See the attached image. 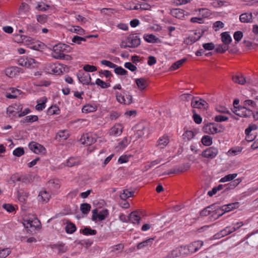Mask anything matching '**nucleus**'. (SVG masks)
Masks as SVG:
<instances>
[{"label": "nucleus", "instance_id": "55", "mask_svg": "<svg viewBox=\"0 0 258 258\" xmlns=\"http://www.w3.org/2000/svg\"><path fill=\"white\" fill-rule=\"evenodd\" d=\"M51 70L49 73L53 74L59 75L62 71L60 70V68H58L57 66H55V64H52L50 66Z\"/></svg>", "mask_w": 258, "mask_h": 258}, {"label": "nucleus", "instance_id": "63", "mask_svg": "<svg viewBox=\"0 0 258 258\" xmlns=\"http://www.w3.org/2000/svg\"><path fill=\"white\" fill-rule=\"evenodd\" d=\"M83 69L85 71L87 72H93L96 71L97 70L96 67L89 64L84 66Z\"/></svg>", "mask_w": 258, "mask_h": 258}, {"label": "nucleus", "instance_id": "49", "mask_svg": "<svg viewBox=\"0 0 258 258\" xmlns=\"http://www.w3.org/2000/svg\"><path fill=\"white\" fill-rule=\"evenodd\" d=\"M114 73L118 75L121 76L126 75L127 74V71L125 69H123L121 67H116L114 69Z\"/></svg>", "mask_w": 258, "mask_h": 258}, {"label": "nucleus", "instance_id": "36", "mask_svg": "<svg viewBox=\"0 0 258 258\" xmlns=\"http://www.w3.org/2000/svg\"><path fill=\"white\" fill-rule=\"evenodd\" d=\"M195 133L192 131H186L182 135V139L184 141H188L195 137Z\"/></svg>", "mask_w": 258, "mask_h": 258}, {"label": "nucleus", "instance_id": "34", "mask_svg": "<svg viewBox=\"0 0 258 258\" xmlns=\"http://www.w3.org/2000/svg\"><path fill=\"white\" fill-rule=\"evenodd\" d=\"M232 80L234 82L240 85H244L246 83V79L242 74L233 76Z\"/></svg>", "mask_w": 258, "mask_h": 258}, {"label": "nucleus", "instance_id": "39", "mask_svg": "<svg viewBox=\"0 0 258 258\" xmlns=\"http://www.w3.org/2000/svg\"><path fill=\"white\" fill-rule=\"evenodd\" d=\"M97 110V107L94 105L87 104L83 106L82 112L83 113H89L94 112Z\"/></svg>", "mask_w": 258, "mask_h": 258}, {"label": "nucleus", "instance_id": "29", "mask_svg": "<svg viewBox=\"0 0 258 258\" xmlns=\"http://www.w3.org/2000/svg\"><path fill=\"white\" fill-rule=\"evenodd\" d=\"M252 17L251 13H244L240 16L239 20L242 23H249L251 21Z\"/></svg>", "mask_w": 258, "mask_h": 258}, {"label": "nucleus", "instance_id": "1", "mask_svg": "<svg viewBox=\"0 0 258 258\" xmlns=\"http://www.w3.org/2000/svg\"><path fill=\"white\" fill-rule=\"evenodd\" d=\"M136 130V136L137 138H141L149 133V126L147 123L140 122L135 126Z\"/></svg>", "mask_w": 258, "mask_h": 258}, {"label": "nucleus", "instance_id": "15", "mask_svg": "<svg viewBox=\"0 0 258 258\" xmlns=\"http://www.w3.org/2000/svg\"><path fill=\"white\" fill-rule=\"evenodd\" d=\"M62 47L59 45H56L53 47L52 56L55 59H61L63 56V51L61 50Z\"/></svg>", "mask_w": 258, "mask_h": 258}, {"label": "nucleus", "instance_id": "37", "mask_svg": "<svg viewBox=\"0 0 258 258\" xmlns=\"http://www.w3.org/2000/svg\"><path fill=\"white\" fill-rule=\"evenodd\" d=\"M202 143L206 146H210L212 144V138L209 136L205 135L201 139Z\"/></svg>", "mask_w": 258, "mask_h": 258}, {"label": "nucleus", "instance_id": "19", "mask_svg": "<svg viewBox=\"0 0 258 258\" xmlns=\"http://www.w3.org/2000/svg\"><path fill=\"white\" fill-rule=\"evenodd\" d=\"M190 168V166L188 164H183L178 167L173 169L172 171L169 172L167 174H177L178 173H182L187 170Z\"/></svg>", "mask_w": 258, "mask_h": 258}, {"label": "nucleus", "instance_id": "60", "mask_svg": "<svg viewBox=\"0 0 258 258\" xmlns=\"http://www.w3.org/2000/svg\"><path fill=\"white\" fill-rule=\"evenodd\" d=\"M100 62L102 65L108 67L110 68L115 69V68L116 67L115 64L107 60H102Z\"/></svg>", "mask_w": 258, "mask_h": 258}, {"label": "nucleus", "instance_id": "40", "mask_svg": "<svg viewBox=\"0 0 258 258\" xmlns=\"http://www.w3.org/2000/svg\"><path fill=\"white\" fill-rule=\"evenodd\" d=\"M179 252L176 248L170 251L166 255L162 258H176L179 257Z\"/></svg>", "mask_w": 258, "mask_h": 258}, {"label": "nucleus", "instance_id": "11", "mask_svg": "<svg viewBox=\"0 0 258 258\" xmlns=\"http://www.w3.org/2000/svg\"><path fill=\"white\" fill-rule=\"evenodd\" d=\"M126 39L130 48L137 47L141 44L140 38L136 34L128 35Z\"/></svg>", "mask_w": 258, "mask_h": 258}, {"label": "nucleus", "instance_id": "28", "mask_svg": "<svg viewBox=\"0 0 258 258\" xmlns=\"http://www.w3.org/2000/svg\"><path fill=\"white\" fill-rule=\"evenodd\" d=\"M136 83L138 88L141 90L145 89L148 86L146 80L143 78L137 79L136 80Z\"/></svg>", "mask_w": 258, "mask_h": 258}, {"label": "nucleus", "instance_id": "41", "mask_svg": "<svg viewBox=\"0 0 258 258\" xmlns=\"http://www.w3.org/2000/svg\"><path fill=\"white\" fill-rule=\"evenodd\" d=\"M81 233L85 235H94L97 234V231L89 227H85L81 231Z\"/></svg>", "mask_w": 258, "mask_h": 258}, {"label": "nucleus", "instance_id": "10", "mask_svg": "<svg viewBox=\"0 0 258 258\" xmlns=\"http://www.w3.org/2000/svg\"><path fill=\"white\" fill-rule=\"evenodd\" d=\"M203 132L208 134H215L218 133H221L222 131L218 130V127L215 123H208L203 127Z\"/></svg>", "mask_w": 258, "mask_h": 258}, {"label": "nucleus", "instance_id": "52", "mask_svg": "<svg viewBox=\"0 0 258 258\" xmlns=\"http://www.w3.org/2000/svg\"><path fill=\"white\" fill-rule=\"evenodd\" d=\"M29 6L27 4L22 3L19 8V11L20 13H27L29 11Z\"/></svg>", "mask_w": 258, "mask_h": 258}, {"label": "nucleus", "instance_id": "38", "mask_svg": "<svg viewBox=\"0 0 258 258\" xmlns=\"http://www.w3.org/2000/svg\"><path fill=\"white\" fill-rule=\"evenodd\" d=\"M59 109L58 107L56 105H52L51 107H50L47 111V114L48 115H52L54 114H58L59 112Z\"/></svg>", "mask_w": 258, "mask_h": 258}, {"label": "nucleus", "instance_id": "58", "mask_svg": "<svg viewBox=\"0 0 258 258\" xmlns=\"http://www.w3.org/2000/svg\"><path fill=\"white\" fill-rule=\"evenodd\" d=\"M192 112L194 113L193 119L195 123L200 124L202 121V118L200 115L196 113V111L195 110H192Z\"/></svg>", "mask_w": 258, "mask_h": 258}, {"label": "nucleus", "instance_id": "54", "mask_svg": "<svg viewBox=\"0 0 258 258\" xmlns=\"http://www.w3.org/2000/svg\"><path fill=\"white\" fill-rule=\"evenodd\" d=\"M13 155L17 157H20L24 154V149L21 147H18L13 151Z\"/></svg>", "mask_w": 258, "mask_h": 258}, {"label": "nucleus", "instance_id": "2", "mask_svg": "<svg viewBox=\"0 0 258 258\" xmlns=\"http://www.w3.org/2000/svg\"><path fill=\"white\" fill-rule=\"evenodd\" d=\"M232 112L235 115L241 117H248L252 114L251 110L247 109L245 106L240 105L238 106L237 107L233 108Z\"/></svg>", "mask_w": 258, "mask_h": 258}, {"label": "nucleus", "instance_id": "17", "mask_svg": "<svg viewBox=\"0 0 258 258\" xmlns=\"http://www.w3.org/2000/svg\"><path fill=\"white\" fill-rule=\"evenodd\" d=\"M203 243H204L203 241L198 240L188 244V245L189 249L190 250L191 253H192L197 251L202 247V246L203 245Z\"/></svg>", "mask_w": 258, "mask_h": 258}, {"label": "nucleus", "instance_id": "53", "mask_svg": "<svg viewBox=\"0 0 258 258\" xmlns=\"http://www.w3.org/2000/svg\"><path fill=\"white\" fill-rule=\"evenodd\" d=\"M242 150V148L240 147H237L236 148H233L230 149L228 151V153L231 155H236L239 154Z\"/></svg>", "mask_w": 258, "mask_h": 258}, {"label": "nucleus", "instance_id": "13", "mask_svg": "<svg viewBox=\"0 0 258 258\" xmlns=\"http://www.w3.org/2000/svg\"><path fill=\"white\" fill-rule=\"evenodd\" d=\"M22 72V69L17 67H11L5 70L6 75L10 78L14 77Z\"/></svg>", "mask_w": 258, "mask_h": 258}, {"label": "nucleus", "instance_id": "44", "mask_svg": "<svg viewBox=\"0 0 258 258\" xmlns=\"http://www.w3.org/2000/svg\"><path fill=\"white\" fill-rule=\"evenodd\" d=\"M145 40L149 43H155L158 38L153 34H145L144 35Z\"/></svg>", "mask_w": 258, "mask_h": 258}, {"label": "nucleus", "instance_id": "25", "mask_svg": "<svg viewBox=\"0 0 258 258\" xmlns=\"http://www.w3.org/2000/svg\"><path fill=\"white\" fill-rule=\"evenodd\" d=\"M169 142V139L168 136H163L159 139L157 145L160 148L163 149L168 144Z\"/></svg>", "mask_w": 258, "mask_h": 258}, {"label": "nucleus", "instance_id": "59", "mask_svg": "<svg viewBox=\"0 0 258 258\" xmlns=\"http://www.w3.org/2000/svg\"><path fill=\"white\" fill-rule=\"evenodd\" d=\"M86 37H82L78 36H75L72 38V42L74 43H76L78 44H80L81 43V41H86Z\"/></svg>", "mask_w": 258, "mask_h": 258}, {"label": "nucleus", "instance_id": "46", "mask_svg": "<svg viewBox=\"0 0 258 258\" xmlns=\"http://www.w3.org/2000/svg\"><path fill=\"white\" fill-rule=\"evenodd\" d=\"M237 175L236 173L229 174L224 177H222L220 180V182H225L228 181H231L234 179Z\"/></svg>", "mask_w": 258, "mask_h": 258}, {"label": "nucleus", "instance_id": "51", "mask_svg": "<svg viewBox=\"0 0 258 258\" xmlns=\"http://www.w3.org/2000/svg\"><path fill=\"white\" fill-rule=\"evenodd\" d=\"M94 84L100 86L103 89L107 88L110 86L109 84L103 81L100 79H97Z\"/></svg>", "mask_w": 258, "mask_h": 258}, {"label": "nucleus", "instance_id": "57", "mask_svg": "<svg viewBox=\"0 0 258 258\" xmlns=\"http://www.w3.org/2000/svg\"><path fill=\"white\" fill-rule=\"evenodd\" d=\"M11 251L9 248H4L0 250V258H6L11 253Z\"/></svg>", "mask_w": 258, "mask_h": 258}, {"label": "nucleus", "instance_id": "7", "mask_svg": "<svg viewBox=\"0 0 258 258\" xmlns=\"http://www.w3.org/2000/svg\"><path fill=\"white\" fill-rule=\"evenodd\" d=\"M108 215L109 212L107 209H103L98 213L97 209H96L92 211V219L93 221H95L97 219H98L100 221H102L104 220Z\"/></svg>", "mask_w": 258, "mask_h": 258}, {"label": "nucleus", "instance_id": "8", "mask_svg": "<svg viewBox=\"0 0 258 258\" xmlns=\"http://www.w3.org/2000/svg\"><path fill=\"white\" fill-rule=\"evenodd\" d=\"M218 153V149L214 147H211L204 150L202 152L201 155L204 158L212 159L217 155Z\"/></svg>", "mask_w": 258, "mask_h": 258}, {"label": "nucleus", "instance_id": "42", "mask_svg": "<svg viewBox=\"0 0 258 258\" xmlns=\"http://www.w3.org/2000/svg\"><path fill=\"white\" fill-rule=\"evenodd\" d=\"M38 117L37 115H29L25 117L23 120L21 121V122L25 123L26 122H33L37 121Z\"/></svg>", "mask_w": 258, "mask_h": 258}, {"label": "nucleus", "instance_id": "22", "mask_svg": "<svg viewBox=\"0 0 258 258\" xmlns=\"http://www.w3.org/2000/svg\"><path fill=\"white\" fill-rule=\"evenodd\" d=\"M81 163V160L80 157H70L67 161V164L69 167H73L80 164Z\"/></svg>", "mask_w": 258, "mask_h": 258}, {"label": "nucleus", "instance_id": "4", "mask_svg": "<svg viewBox=\"0 0 258 258\" xmlns=\"http://www.w3.org/2000/svg\"><path fill=\"white\" fill-rule=\"evenodd\" d=\"M238 203H234L229 204L227 205L223 206L220 208H218L219 209V213L218 215L215 217V219H218L220 217L222 216L225 213L228 212L234 209H235L238 205Z\"/></svg>", "mask_w": 258, "mask_h": 258}, {"label": "nucleus", "instance_id": "14", "mask_svg": "<svg viewBox=\"0 0 258 258\" xmlns=\"http://www.w3.org/2000/svg\"><path fill=\"white\" fill-rule=\"evenodd\" d=\"M39 223V221L37 218H34L33 220L26 219L24 220L23 225L27 229L33 227L36 229L39 227V225L37 224Z\"/></svg>", "mask_w": 258, "mask_h": 258}, {"label": "nucleus", "instance_id": "6", "mask_svg": "<svg viewBox=\"0 0 258 258\" xmlns=\"http://www.w3.org/2000/svg\"><path fill=\"white\" fill-rule=\"evenodd\" d=\"M123 95L118 92L115 93L116 100L120 103L129 105L132 103L133 97L130 94H127L125 92L123 93Z\"/></svg>", "mask_w": 258, "mask_h": 258}, {"label": "nucleus", "instance_id": "50", "mask_svg": "<svg viewBox=\"0 0 258 258\" xmlns=\"http://www.w3.org/2000/svg\"><path fill=\"white\" fill-rule=\"evenodd\" d=\"M229 48L228 46L225 45H219L215 49L217 53H223Z\"/></svg>", "mask_w": 258, "mask_h": 258}, {"label": "nucleus", "instance_id": "16", "mask_svg": "<svg viewBox=\"0 0 258 258\" xmlns=\"http://www.w3.org/2000/svg\"><path fill=\"white\" fill-rule=\"evenodd\" d=\"M79 81L84 85H94V83L91 82V78L89 74H83L82 76L78 75Z\"/></svg>", "mask_w": 258, "mask_h": 258}, {"label": "nucleus", "instance_id": "20", "mask_svg": "<svg viewBox=\"0 0 258 258\" xmlns=\"http://www.w3.org/2000/svg\"><path fill=\"white\" fill-rule=\"evenodd\" d=\"M80 141L83 144L87 146L91 145L95 142L94 139L89 134H86L82 136Z\"/></svg>", "mask_w": 258, "mask_h": 258}, {"label": "nucleus", "instance_id": "23", "mask_svg": "<svg viewBox=\"0 0 258 258\" xmlns=\"http://www.w3.org/2000/svg\"><path fill=\"white\" fill-rule=\"evenodd\" d=\"M140 217L137 215L136 211L131 212L128 217V221L133 224H139Z\"/></svg>", "mask_w": 258, "mask_h": 258}, {"label": "nucleus", "instance_id": "61", "mask_svg": "<svg viewBox=\"0 0 258 258\" xmlns=\"http://www.w3.org/2000/svg\"><path fill=\"white\" fill-rule=\"evenodd\" d=\"M71 31L79 35H83L85 33L84 30L78 26H74V29H71Z\"/></svg>", "mask_w": 258, "mask_h": 258}, {"label": "nucleus", "instance_id": "32", "mask_svg": "<svg viewBox=\"0 0 258 258\" xmlns=\"http://www.w3.org/2000/svg\"><path fill=\"white\" fill-rule=\"evenodd\" d=\"M47 101L46 97H43L37 101V104L35 106V108L38 111H42L45 107V103Z\"/></svg>", "mask_w": 258, "mask_h": 258}, {"label": "nucleus", "instance_id": "48", "mask_svg": "<svg viewBox=\"0 0 258 258\" xmlns=\"http://www.w3.org/2000/svg\"><path fill=\"white\" fill-rule=\"evenodd\" d=\"M76 230L75 225L72 223H68L66 226V231L67 233L72 234Z\"/></svg>", "mask_w": 258, "mask_h": 258}, {"label": "nucleus", "instance_id": "26", "mask_svg": "<svg viewBox=\"0 0 258 258\" xmlns=\"http://www.w3.org/2000/svg\"><path fill=\"white\" fill-rule=\"evenodd\" d=\"M50 195L46 190L41 191L38 195L39 201L43 203H47L50 199Z\"/></svg>", "mask_w": 258, "mask_h": 258}, {"label": "nucleus", "instance_id": "27", "mask_svg": "<svg viewBox=\"0 0 258 258\" xmlns=\"http://www.w3.org/2000/svg\"><path fill=\"white\" fill-rule=\"evenodd\" d=\"M241 182V179L240 178H237L236 179L233 180L229 184L224 185V187H225L224 191H226L230 189H233L236 186H237Z\"/></svg>", "mask_w": 258, "mask_h": 258}, {"label": "nucleus", "instance_id": "30", "mask_svg": "<svg viewBox=\"0 0 258 258\" xmlns=\"http://www.w3.org/2000/svg\"><path fill=\"white\" fill-rule=\"evenodd\" d=\"M199 36L196 37L195 36H189L188 38H186L184 41V43L187 45H191L194 42H196L198 40L200 39V38L202 36V34H200V32L199 33Z\"/></svg>", "mask_w": 258, "mask_h": 258}, {"label": "nucleus", "instance_id": "5", "mask_svg": "<svg viewBox=\"0 0 258 258\" xmlns=\"http://www.w3.org/2000/svg\"><path fill=\"white\" fill-rule=\"evenodd\" d=\"M219 213V209L216 204H212L205 208L201 211L200 216L202 217L207 216L212 213V216L217 214Z\"/></svg>", "mask_w": 258, "mask_h": 258}, {"label": "nucleus", "instance_id": "18", "mask_svg": "<svg viewBox=\"0 0 258 258\" xmlns=\"http://www.w3.org/2000/svg\"><path fill=\"white\" fill-rule=\"evenodd\" d=\"M185 11L182 9H173L171 10V14L172 16L179 19H183L184 18Z\"/></svg>", "mask_w": 258, "mask_h": 258}, {"label": "nucleus", "instance_id": "64", "mask_svg": "<svg viewBox=\"0 0 258 258\" xmlns=\"http://www.w3.org/2000/svg\"><path fill=\"white\" fill-rule=\"evenodd\" d=\"M124 246L122 243H119L115 245L112 246L111 248V251L114 252L115 251L120 250V251H122L124 249Z\"/></svg>", "mask_w": 258, "mask_h": 258}, {"label": "nucleus", "instance_id": "56", "mask_svg": "<svg viewBox=\"0 0 258 258\" xmlns=\"http://www.w3.org/2000/svg\"><path fill=\"white\" fill-rule=\"evenodd\" d=\"M36 19L39 23L44 24L47 21V16L46 15H38L36 16Z\"/></svg>", "mask_w": 258, "mask_h": 258}, {"label": "nucleus", "instance_id": "47", "mask_svg": "<svg viewBox=\"0 0 258 258\" xmlns=\"http://www.w3.org/2000/svg\"><path fill=\"white\" fill-rule=\"evenodd\" d=\"M91 209V205L87 203H84L81 205L80 210L82 213L87 214Z\"/></svg>", "mask_w": 258, "mask_h": 258}, {"label": "nucleus", "instance_id": "12", "mask_svg": "<svg viewBox=\"0 0 258 258\" xmlns=\"http://www.w3.org/2000/svg\"><path fill=\"white\" fill-rule=\"evenodd\" d=\"M29 149L36 154H45L46 149L42 145L32 142L29 144Z\"/></svg>", "mask_w": 258, "mask_h": 258}, {"label": "nucleus", "instance_id": "24", "mask_svg": "<svg viewBox=\"0 0 258 258\" xmlns=\"http://www.w3.org/2000/svg\"><path fill=\"white\" fill-rule=\"evenodd\" d=\"M176 249L180 253L179 256H184L191 253L188 245L181 246Z\"/></svg>", "mask_w": 258, "mask_h": 258}, {"label": "nucleus", "instance_id": "62", "mask_svg": "<svg viewBox=\"0 0 258 258\" xmlns=\"http://www.w3.org/2000/svg\"><path fill=\"white\" fill-rule=\"evenodd\" d=\"M199 11L202 18H207L210 15V12L207 9H200Z\"/></svg>", "mask_w": 258, "mask_h": 258}, {"label": "nucleus", "instance_id": "21", "mask_svg": "<svg viewBox=\"0 0 258 258\" xmlns=\"http://www.w3.org/2000/svg\"><path fill=\"white\" fill-rule=\"evenodd\" d=\"M122 132V126L119 124H116L110 128L109 134L111 135L117 136L120 135Z\"/></svg>", "mask_w": 258, "mask_h": 258}, {"label": "nucleus", "instance_id": "33", "mask_svg": "<svg viewBox=\"0 0 258 258\" xmlns=\"http://www.w3.org/2000/svg\"><path fill=\"white\" fill-rule=\"evenodd\" d=\"M221 39L225 45L230 44L232 41V38L228 32H225L221 34Z\"/></svg>", "mask_w": 258, "mask_h": 258}, {"label": "nucleus", "instance_id": "35", "mask_svg": "<svg viewBox=\"0 0 258 258\" xmlns=\"http://www.w3.org/2000/svg\"><path fill=\"white\" fill-rule=\"evenodd\" d=\"M186 61V58H182L173 63L170 68V71H174L178 69L181 65Z\"/></svg>", "mask_w": 258, "mask_h": 258}, {"label": "nucleus", "instance_id": "9", "mask_svg": "<svg viewBox=\"0 0 258 258\" xmlns=\"http://www.w3.org/2000/svg\"><path fill=\"white\" fill-rule=\"evenodd\" d=\"M22 106L20 104H15L13 105L9 106L7 109V113L9 117H13L18 114L20 111L22 109Z\"/></svg>", "mask_w": 258, "mask_h": 258}, {"label": "nucleus", "instance_id": "31", "mask_svg": "<svg viewBox=\"0 0 258 258\" xmlns=\"http://www.w3.org/2000/svg\"><path fill=\"white\" fill-rule=\"evenodd\" d=\"M52 248H57L59 253H64L68 250V247L64 243L54 244L51 246Z\"/></svg>", "mask_w": 258, "mask_h": 258}, {"label": "nucleus", "instance_id": "45", "mask_svg": "<svg viewBox=\"0 0 258 258\" xmlns=\"http://www.w3.org/2000/svg\"><path fill=\"white\" fill-rule=\"evenodd\" d=\"M154 238H149L146 240H144L139 243L137 245V248L138 249H140L141 248H143L144 247L146 246L148 244H151L152 243V241H153Z\"/></svg>", "mask_w": 258, "mask_h": 258}, {"label": "nucleus", "instance_id": "43", "mask_svg": "<svg viewBox=\"0 0 258 258\" xmlns=\"http://www.w3.org/2000/svg\"><path fill=\"white\" fill-rule=\"evenodd\" d=\"M134 192L130 191L127 189L123 190V192L120 195V198L121 200L125 201L130 197L133 196Z\"/></svg>", "mask_w": 258, "mask_h": 258}, {"label": "nucleus", "instance_id": "3", "mask_svg": "<svg viewBox=\"0 0 258 258\" xmlns=\"http://www.w3.org/2000/svg\"><path fill=\"white\" fill-rule=\"evenodd\" d=\"M191 106L192 108L207 109L209 107L208 103L204 99L199 97H192Z\"/></svg>", "mask_w": 258, "mask_h": 258}]
</instances>
